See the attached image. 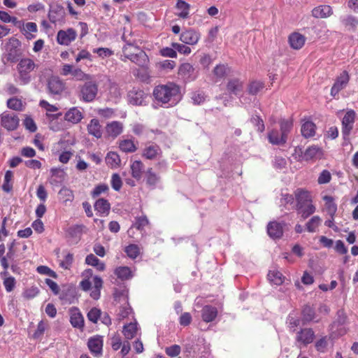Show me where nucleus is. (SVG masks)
Returning <instances> with one entry per match:
<instances>
[{
    "instance_id": "55",
    "label": "nucleus",
    "mask_w": 358,
    "mask_h": 358,
    "mask_svg": "<svg viewBox=\"0 0 358 358\" xmlns=\"http://www.w3.org/2000/svg\"><path fill=\"white\" fill-rule=\"evenodd\" d=\"M102 313L96 308H92L87 313V318L93 323H96L98 320L101 317Z\"/></svg>"
},
{
    "instance_id": "26",
    "label": "nucleus",
    "mask_w": 358,
    "mask_h": 358,
    "mask_svg": "<svg viewBox=\"0 0 358 358\" xmlns=\"http://www.w3.org/2000/svg\"><path fill=\"white\" fill-rule=\"evenodd\" d=\"M176 15L182 19L189 17L190 5L183 0H178L176 4Z\"/></svg>"
},
{
    "instance_id": "62",
    "label": "nucleus",
    "mask_w": 358,
    "mask_h": 358,
    "mask_svg": "<svg viewBox=\"0 0 358 358\" xmlns=\"http://www.w3.org/2000/svg\"><path fill=\"white\" fill-rule=\"evenodd\" d=\"M73 262V255L71 253H68L65 255L64 259L61 261L59 265L64 269H69Z\"/></svg>"
},
{
    "instance_id": "63",
    "label": "nucleus",
    "mask_w": 358,
    "mask_h": 358,
    "mask_svg": "<svg viewBox=\"0 0 358 358\" xmlns=\"http://www.w3.org/2000/svg\"><path fill=\"white\" fill-rule=\"evenodd\" d=\"M94 53H96L100 57L106 58L113 55V52L107 48H99L93 50Z\"/></svg>"
},
{
    "instance_id": "57",
    "label": "nucleus",
    "mask_w": 358,
    "mask_h": 358,
    "mask_svg": "<svg viewBox=\"0 0 358 358\" xmlns=\"http://www.w3.org/2000/svg\"><path fill=\"white\" fill-rule=\"evenodd\" d=\"M109 189L108 185L106 184H100L96 186L93 191L92 192V197H97L101 194L106 193Z\"/></svg>"
},
{
    "instance_id": "35",
    "label": "nucleus",
    "mask_w": 358,
    "mask_h": 358,
    "mask_svg": "<svg viewBox=\"0 0 358 358\" xmlns=\"http://www.w3.org/2000/svg\"><path fill=\"white\" fill-rule=\"evenodd\" d=\"M115 274L122 280H126L133 277V272L128 266H119L115 268Z\"/></svg>"
},
{
    "instance_id": "54",
    "label": "nucleus",
    "mask_w": 358,
    "mask_h": 358,
    "mask_svg": "<svg viewBox=\"0 0 358 358\" xmlns=\"http://www.w3.org/2000/svg\"><path fill=\"white\" fill-rule=\"evenodd\" d=\"M229 68L224 65V64H219L217 65L214 70L213 73L215 76H217L219 78H224L228 73Z\"/></svg>"
},
{
    "instance_id": "41",
    "label": "nucleus",
    "mask_w": 358,
    "mask_h": 358,
    "mask_svg": "<svg viewBox=\"0 0 358 358\" xmlns=\"http://www.w3.org/2000/svg\"><path fill=\"white\" fill-rule=\"evenodd\" d=\"M120 149L124 152H134L137 148L134 141L131 139H125L120 141L119 143Z\"/></svg>"
},
{
    "instance_id": "56",
    "label": "nucleus",
    "mask_w": 358,
    "mask_h": 358,
    "mask_svg": "<svg viewBox=\"0 0 358 358\" xmlns=\"http://www.w3.org/2000/svg\"><path fill=\"white\" fill-rule=\"evenodd\" d=\"M148 224V217L145 215H142L136 218V222L133 226L138 230H142Z\"/></svg>"
},
{
    "instance_id": "32",
    "label": "nucleus",
    "mask_w": 358,
    "mask_h": 358,
    "mask_svg": "<svg viewBox=\"0 0 358 358\" xmlns=\"http://www.w3.org/2000/svg\"><path fill=\"white\" fill-rule=\"evenodd\" d=\"M268 138L269 142L273 145H282L287 141L285 136H283L281 132L280 133L275 129H273L268 133Z\"/></svg>"
},
{
    "instance_id": "9",
    "label": "nucleus",
    "mask_w": 358,
    "mask_h": 358,
    "mask_svg": "<svg viewBox=\"0 0 358 358\" xmlns=\"http://www.w3.org/2000/svg\"><path fill=\"white\" fill-rule=\"evenodd\" d=\"M77 37V32L73 28H68L66 30H59L57 34V41L59 45H69L74 41Z\"/></svg>"
},
{
    "instance_id": "23",
    "label": "nucleus",
    "mask_w": 358,
    "mask_h": 358,
    "mask_svg": "<svg viewBox=\"0 0 358 358\" xmlns=\"http://www.w3.org/2000/svg\"><path fill=\"white\" fill-rule=\"evenodd\" d=\"M295 196L296 199V208H302L304 205L312 202V197L308 191L298 189L295 192Z\"/></svg>"
},
{
    "instance_id": "24",
    "label": "nucleus",
    "mask_w": 358,
    "mask_h": 358,
    "mask_svg": "<svg viewBox=\"0 0 358 358\" xmlns=\"http://www.w3.org/2000/svg\"><path fill=\"white\" fill-rule=\"evenodd\" d=\"M87 132L90 135L93 136L96 138H100L102 136V127L98 119L93 118L90 120L87 127Z\"/></svg>"
},
{
    "instance_id": "48",
    "label": "nucleus",
    "mask_w": 358,
    "mask_h": 358,
    "mask_svg": "<svg viewBox=\"0 0 358 358\" xmlns=\"http://www.w3.org/2000/svg\"><path fill=\"white\" fill-rule=\"evenodd\" d=\"M59 195L60 199L64 203L72 201L73 199V192L66 187H62L59 192Z\"/></svg>"
},
{
    "instance_id": "10",
    "label": "nucleus",
    "mask_w": 358,
    "mask_h": 358,
    "mask_svg": "<svg viewBox=\"0 0 358 358\" xmlns=\"http://www.w3.org/2000/svg\"><path fill=\"white\" fill-rule=\"evenodd\" d=\"M350 80V76L346 71H343L336 79L331 89V95L335 97L340 91L346 87Z\"/></svg>"
},
{
    "instance_id": "14",
    "label": "nucleus",
    "mask_w": 358,
    "mask_h": 358,
    "mask_svg": "<svg viewBox=\"0 0 358 358\" xmlns=\"http://www.w3.org/2000/svg\"><path fill=\"white\" fill-rule=\"evenodd\" d=\"M227 90L231 94L238 98H241V94L243 90V83L238 78H231L228 80L227 84Z\"/></svg>"
},
{
    "instance_id": "29",
    "label": "nucleus",
    "mask_w": 358,
    "mask_h": 358,
    "mask_svg": "<svg viewBox=\"0 0 358 358\" xmlns=\"http://www.w3.org/2000/svg\"><path fill=\"white\" fill-rule=\"evenodd\" d=\"M21 31L27 39L31 40L36 37L38 27L35 22H29L23 24Z\"/></svg>"
},
{
    "instance_id": "2",
    "label": "nucleus",
    "mask_w": 358,
    "mask_h": 358,
    "mask_svg": "<svg viewBox=\"0 0 358 358\" xmlns=\"http://www.w3.org/2000/svg\"><path fill=\"white\" fill-rule=\"evenodd\" d=\"M123 57L129 59L138 66L145 67L148 63V57L145 52L131 43H127L123 48Z\"/></svg>"
},
{
    "instance_id": "4",
    "label": "nucleus",
    "mask_w": 358,
    "mask_h": 358,
    "mask_svg": "<svg viewBox=\"0 0 358 358\" xmlns=\"http://www.w3.org/2000/svg\"><path fill=\"white\" fill-rule=\"evenodd\" d=\"M97 93V84L96 82L89 80L80 87L79 98L82 101L90 103L95 99Z\"/></svg>"
},
{
    "instance_id": "51",
    "label": "nucleus",
    "mask_w": 358,
    "mask_h": 358,
    "mask_svg": "<svg viewBox=\"0 0 358 358\" xmlns=\"http://www.w3.org/2000/svg\"><path fill=\"white\" fill-rule=\"evenodd\" d=\"M172 47L176 49V52L182 55H188L192 52L191 48L185 43H172Z\"/></svg>"
},
{
    "instance_id": "45",
    "label": "nucleus",
    "mask_w": 358,
    "mask_h": 358,
    "mask_svg": "<svg viewBox=\"0 0 358 358\" xmlns=\"http://www.w3.org/2000/svg\"><path fill=\"white\" fill-rule=\"evenodd\" d=\"M280 131L285 138L287 140V135L291 131L293 127V122L292 119L282 120L280 123Z\"/></svg>"
},
{
    "instance_id": "44",
    "label": "nucleus",
    "mask_w": 358,
    "mask_h": 358,
    "mask_svg": "<svg viewBox=\"0 0 358 358\" xmlns=\"http://www.w3.org/2000/svg\"><path fill=\"white\" fill-rule=\"evenodd\" d=\"M321 222L322 219L318 215L313 216L306 224L307 231L310 233L315 232Z\"/></svg>"
},
{
    "instance_id": "60",
    "label": "nucleus",
    "mask_w": 358,
    "mask_h": 358,
    "mask_svg": "<svg viewBox=\"0 0 358 358\" xmlns=\"http://www.w3.org/2000/svg\"><path fill=\"white\" fill-rule=\"evenodd\" d=\"M160 54L163 57H171V58H176L177 57V52L175 48L172 47H166L163 48L160 50Z\"/></svg>"
},
{
    "instance_id": "39",
    "label": "nucleus",
    "mask_w": 358,
    "mask_h": 358,
    "mask_svg": "<svg viewBox=\"0 0 358 358\" xmlns=\"http://www.w3.org/2000/svg\"><path fill=\"white\" fill-rule=\"evenodd\" d=\"M160 152L161 150L159 146L157 145H150L144 149L143 155L148 159H152L157 157Z\"/></svg>"
},
{
    "instance_id": "25",
    "label": "nucleus",
    "mask_w": 358,
    "mask_h": 358,
    "mask_svg": "<svg viewBox=\"0 0 358 358\" xmlns=\"http://www.w3.org/2000/svg\"><path fill=\"white\" fill-rule=\"evenodd\" d=\"M83 118V113L77 107L70 108L64 115V119L73 124L80 122Z\"/></svg>"
},
{
    "instance_id": "8",
    "label": "nucleus",
    "mask_w": 358,
    "mask_h": 358,
    "mask_svg": "<svg viewBox=\"0 0 358 358\" xmlns=\"http://www.w3.org/2000/svg\"><path fill=\"white\" fill-rule=\"evenodd\" d=\"M103 345V338L101 336L96 335L88 339L87 346L91 353L95 357L102 355Z\"/></svg>"
},
{
    "instance_id": "12",
    "label": "nucleus",
    "mask_w": 358,
    "mask_h": 358,
    "mask_svg": "<svg viewBox=\"0 0 358 358\" xmlns=\"http://www.w3.org/2000/svg\"><path fill=\"white\" fill-rule=\"evenodd\" d=\"M178 76L185 82H190L196 78L195 69L189 63H183L178 69Z\"/></svg>"
},
{
    "instance_id": "21",
    "label": "nucleus",
    "mask_w": 358,
    "mask_h": 358,
    "mask_svg": "<svg viewBox=\"0 0 358 358\" xmlns=\"http://www.w3.org/2000/svg\"><path fill=\"white\" fill-rule=\"evenodd\" d=\"M306 38L299 32L292 33L288 38L290 47L294 50L301 49L305 44Z\"/></svg>"
},
{
    "instance_id": "50",
    "label": "nucleus",
    "mask_w": 358,
    "mask_h": 358,
    "mask_svg": "<svg viewBox=\"0 0 358 358\" xmlns=\"http://www.w3.org/2000/svg\"><path fill=\"white\" fill-rule=\"evenodd\" d=\"M7 106L9 108L15 110L20 111L23 110L22 101L20 99L15 97L9 99L7 101Z\"/></svg>"
},
{
    "instance_id": "52",
    "label": "nucleus",
    "mask_w": 358,
    "mask_h": 358,
    "mask_svg": "<svg viewBox=\"0 0 358 358\" xmlns=\"http://www.w3.org/2000/svg\"><path fill=\"white\" fill-rule=\"evenodd\" d=\"M23 124L26 129H27L30 132H34L37 129L36 124L33 118L30 115H25V118L23 121Z\"/></svg>"
},
{
    "instance_id": "43",
    "label": "nucleus",
    "mask_w": 358,
    "mask_h": 358,
    "mask_svg": "<svg viewBox=\"0 0 358 358\" xmlns=\"http://www.w3.org/2000/svg\"><path fill=\"white\" fill-rule=\"evenodd\" d=\"M323 199L325 201V208L327 210L328 214L331 217H334V214L337 210V206L334 203L333 197L330 196H324L323 197Z\"/></svg>"
},
{
    "instance_id": "47",
    "label": "nucleus",
    "mask_w": 358,
    "mask_h": 358,
    "mask_svg": "<svg viewBox=\"0 0 358 358\" xmlns=\"http://www.w3.org/2000/svg\"><path fill=\"white\" fill-rule=\"evenodd\" d=\"M264 87V84L262 82L255 80L249 84L248 91L250 94L256 95Z\"/></svg>"
},
{
    "instance_id": "17",
    "label": "nucleus",
    "mask_w": 358,
    "mask_h": 358,
    "mask_svg": "<svg viewBox=\"0 0 358 358\" xmlns=\"http://www.w3.org/2000/svg\"><path fill=\"white\" fill-rule=\"evenodd\" d=\"M284 222H271L267 226V233L273 239H278L283 234Z\"/></svg>"
},
{
    "instance_id": "1",
    "label": "nucleus",
    "mask_w": 358,
    "mask_h": 358,
    "mask_svg": "<svg viewBox=\"0 0 358 358\" xmlns=\"http://www.w3.org/2000/svg\"><path fill=\"white\" fill-rule=\"evenodd\" d=\"M152 95L155 101L166 108L176 106L182 98L180 87L173 82L157 85Z\"/></svg>"
},
{
    "instance_id": "22",
    "label": "nucleus",
    "mask_w": 358,
    "mask_h": 358,
    "mask_svg": "<svg viewBox=\"0 0 358 358\" xmlns=\"http://www.w3.org/2000/svg\"><path fill=\"white\" fill-rule=\"evenodd\" d=\"M333 14V9L329 5H320L312 10V15L315 18H327Z\"/></svg>"
},
{
    "instance_id": "11",
    "label": "nucleus",
    "mask_w": 358,
    "mask_h": 358,
    "mask_svg": "<svg viewBox=\"0 0 358 358\" xmlns=\"http://www.w3.org/2000/svg\"><path fill=\"white\" fill-rule=\"evenodd\" d=\"M201 34L199 31L189 29L183 31L180 36V41L187 45H194L200 40Z\"/></svg>"
},
{
    "instance_id": "6",
    "label": "nucleus",
    "mask_w": 358,
    "mask_h": 358,
    "mask_svg": "<svg viewBox=\"0 0 358 358\" xmlns=\"http://www.w3.org/2000/svg\"><path fill=\"white\" fill-rule=\"evenodd\" d=\"M322 150L317 145L308 147L301 155L299 156V161H315L322 158Z\"/></svg>"
},
{
    "instance_id": "16",
    "label": "nucleus",
    "mask_w": 358,
    "mask_h": 358,
    "mask_svg": "<svg viewBox=\"0 0 358 358\" xmlns=\"http://www.w3.org/2000/svg\"><path fill=\"white\" fill-rule=\"evenodd\" d=\"M70 322L74 328L81 329L84 327V317L78 308L72 307L69 310Z\"/></svg>"
},
{
    "instance_id": "19",
    "label": "nucleus",
    "mask_w": 358,
    "mask_h": 358,
    "mask_svg": "<svg viewBox=\"0 0 358 358\" xmlns=\"http://www.w3.org/2000/svg\"><path fill=\"white\" fill-rule=\"evenodd\" d=\"M315 334L312 329L306 328L299 331L296 336V341L298 343L306 345L311 343L314 339Z\"/></svg>"
},
{
    "instance_id": "15",
    "label": "nucleus",
    "mask_w": 358,
    "mask_h": 358,
    "mask_svg": "<svg viewBox=\"0 0 358 358\" xmlns=\"http://www.w3.org/2000/svg\"><path fill=\"white\" fill-rule=\"evenodd\" d=\"M105 129L107 136L115 138L123 132L124 125L121 122L112 121L106 124Z\"/></svg>"
},
{
    "instance_id": "37",
    "label": "nucleus",
    "mask_w": 358,
    "mask_h": 358,
    "mask_svg": "<svg viewBox=\"0 0 358 358\" xmlns=\"http://www.w3.org/2000/svg\"><path fill=\"white\" fill-rule=\"evenodd\" d=\"M85 263L95 267L98 271H102L105 269V264L100 261L93 254L88 255L85 258Z\"/></svg>"
},
{
    "instance_id": "31",
    "label": "nucleus",
    "mask_w": 358,
    "mask_h": 358,
    "mask_svg": "<svg viewBox=\"0 0 358 358\" xmlns=\"http://www.w3.org/2000/svg\"><path fill=\"white\" fill-rule=\"evenodd\" d=\"M130 169L132 177L137 180H141L145 169L143 164L139 160H135L131 164Z\"/></svg>"
},
{
    "instance_id": "58",
    "label": "nucleus",
    "mask_w": 358,
    "mask_h": 358,
    "mask_svg": "<svg viewBox=\"0 0 358 358\" xmlns=\"http://www.w3.org/2000/svg\"><path fill=\"white\" fill-rule=\"evenodd\" d=\"M302 314L303 318L306 322H310L315 319L314 311L309 306H306L303 308Z\"/></svg>"
},
{
    "instance_id": "53",
    "label": "nucleus",
    "mask_w": 358,
    "mask_h": 358,
    "mask_svg": "<svg viewBox=\"0 0 358 358\" xmlns=\"http://www.w3.org/2000/svg\"><path fill=\"white\" fill-rule=\"evenodd\" d=\"M3 286L7 292H12L15 287L16 281L15 278L12 276L6 277L3 282Z\"/></svg>"
},
{
    "instance_id": "30",
    "label": "nucleus",
    "mask_w": 358,
    "mask_h": 358,
    "mask_svg": "<svg viewBox=\"0 0 358 358\" xmlns=\"http://www.w3.org/2000/svg\"><path fill=\"white\" fill-rule=\"evenodd\" d=\"M217 315V310L211 306H205L202 309L201 317L204 322L213 321Z\"/></svg>"
},
{
    "instance_id": "40",
    "label": "nucleus",
    "mask_w": 358,
    "mask_h": 358,
    "mask_svg": "<svg viewBox=\"0 0 358 358\" xmlns=\"http://www.w3.org/2000/svg\"><path fill=\"white\" fill-rule=\"evenodd\" d=\"M284 276L282 274L277 270L269 271L268 273V280L276 285H281L284 281Z\"/></svg>"
},
{
    "instance_id": "38",
    "label": "nucleus",
    "mask_w": 358,
    "mask_h": 358,
    "mask_svg": "<svg viewBox=\"0 0 358 358\" xmlns=\"http://www.w3.org/2000/svg\"><path fill=\"white\" fill-rule=\"evenodd\" d=\"M160 180L159 176L152 171V169H148L145 172V181L146 184L155 188Z\"/></svg>"
},
{
    "instance_id": "27",
    "label": "nucleus",
    "mask_w": 358,
    "mask_h": 358,
    "mask_svg": "<svg viewBox=\"0 0 358 358\" xmlns=\"http://www.w3.org/2000/svg\"><path fill=\"white\" fill-rule=\"evenodd\" d=\"M145 94L142 90H132L128 93L129 102L132 105L141 106L143 103Z\"/></svg>"
},
{
    "instance_id": "3",
    "label": "nucleus",
    "mask_w": 358,
    "mask_h": 358,
    "mask_svg": "<svg viewBox=\"0 0 358 358\" xmlns=\"http://www.w3.org/2000/svg\"><path fill=\"white\" fill-rule=\"evenodd\" d=\"M36 67L34 62L29 58L22 59L17 64L20 79L23 84H27L31 80L30 73Z\"/></svg>"
},
{
    "instance_id": "13",
    "label": "nucleus",
    "mask_w": 358,
    "mask_h": 358,
    "mask_svg": "<svg viewBox=\"0 0 358 358\" xmlns=\"http://www.w3.org/2000/svg\"><path fill=\"white\" fill-rule=\"evenodd\" d=\"M355 120V113L352 110H348L342 120V132L346 136H348L352 129Z\"/></svg>"
},
{
    "instance_id": "20",
    "label": "nucleus",
    "mask_w": 358,
    "mask_h": 358,
    "mask_svg": "<svg viewBox=\"0 0 358 358\" xmlns=\"http://www.w3.org/2000/svg\"><path fill=\"white\" fill-rule=\"evenodd\" d=\"M340 21L347 31H355L358 27V17L352 15L340 17Z\"/></svg>"
},
{
    "instance_id": "64",
    "label": "nucleus",
    "mask_w": 358,
    "mask_h": 358,
    "mask_svg": "<svg viewBox=\"0 0 358 358\" xmlns=\"http://www.w3.org/2000/svg\"><path fill=\"white\" fill-rule=\"evenodd\" d=\"M181 351V348L178 345H173L166 348L165 352L166 355L171 357H177Z\"/></svg>"
},
{
    "instance_id": "36",
    "label": "nucleus",
    "mask_w": 358,
    "mask_h": 358,
    "mask_svg": "<svg viewBox=\"0 0 358 358\" xmlns=\"http://www.w3.org/2000/svg\"><path fill=\"white\" fill-rule=\"evenodd\" d=\"M138 327L136 322L125 324L122 330L124 337L128 340L132 339L136 335Z\"/></svg>"
},
{
    "instance_id": "46",
    "label": "nucleus",
    "mask_w": 358,
    "mask_h": 358,
    "mask_svg": "<svg viewBox=\"0 0 358 358\" xmlns=\"http://www.w3.org/2000/svg\"><path fill=\"white\" fill-rule=\"evenodd\" d=\"M71 76L78 81L89 80L91 79V76L85 73L80 68L74 67Z\"/></svg>"
},
{
    "instance_id": "59",
    "label": "nucleus",
    "mask_w": 358,
    "mask_h": 358,
    "mask_svg": "<svg viewBox=\"0 0 358 358\" xmlns=\"http://www.w3.org/2000/svg\"><path fill=\"white\" fill-rule=\"evenodd\" d=\"M287 323L290 329L294 331L296 327L300 324V320L294 313H290L287 317Z\"/></svg>"
},
{
    "instance_id": "28",
    "label": "nucleus",
    "mask_w": 358,
    "mask_h": 358,
    "mask_svg": "<svg viewBox=\"0 0 358 358\" xmlns=\"http://www.w3.org/2000/svg\"><path fill=\"white\" fill-rule=\"evenodd\" d=\"M94 210L100 216H106L108 215L110 209L109 202L104 199H98L94 203Z\"/></svg>"
},
{
    "instance_id": "49",
    "label": "nucleus",
    "mask_w": 358,
    "mask_h": 358,
    "mask_svg": "<svg viewBox=\"0 0 358 358\" xmlns=\"http://www.w3.org/2000/svg\"><path fill=\"white\" fill-rule=\"evenodd\" d=\"M124 252L131 259H136L140 254V248L137 245L130 244L126 247Z\"/></svg>"
},
{
    "instance_id": "34",
    "label": "nucleus",
    "mask_w": 358,
    "mask_h": 358,
    "mask_svg": "<svg viewBox=\"0 0 358 358\" xmlns=\"http://www.w3.org/2000/svg\"><path fill=\"white\" fill-rule=\"evenodd\" d=\"M120 157L117 152L110 151L106 155V163L111 169L117 168L120 164Z\"/></svg>"
},
{
    "instance_id": "7",
    "label": "nucleus",
    "mask_w": 358,
    "mask_h": 358,
    "mask_svg": "<svg viewBox=\"0 0 358 358\" xmlns=\"http://www.w3.org/2000/svg\"><path fill=\"white\" fill-rule=\"evenodd\" d=\"M20 119L17 115L4 112L0 115V122L2 127L8 131L15 130L19 125Z\"/></svg>"
},
{
    "instance_id": "61",
    "label": "nucleus",
    "mask_w": 358,
    "mask_h": 358,
    "mask_svg": "<svg viewBox=\"0 0 358 358\" xmlns=\"http://www.w3.org/2000/svg\"><path fill=\"white\" fill-rule=\"evenodd\" d=\"M122 185L120 176L117 173H113L111 177V186L115 191H119Z\"/></svg>"
},
{
    "instance_id": "42",
    "label": "nucleus",
    "mask_w": 358,
    "mask_h": 358,
    "mask_svg": "<svg viewBox=\"0 0 358 358\" xmlns=\"http://www.w3.org/2000/svg\"><path fill=\"white\" fill-rule=\"evenodd\" d=\"M299 214H300L302 218L306 219L312 214H313L315 210V206L312 203V202L304 205L302 208H296Z\"/></svg>"
},
{
    "instance_id": "33",
    "label": "nucleus",
    "mask_w": 358,
    "mask_h": 358,
    "mask_svg": "<svg viewBox=\"0 0 358 358\" xmlns=\"http://www.w3.org/2000/svg\"><path fill=\"white\" fill-rule=\"evenodd\" d=\"M316 126L309 120L305 121L301 125V134L305 138H310L315 135Z\"/></svg>"
},
{
    "instance_id": "18",
    "label": "nucleus",
    "mask_w": 358,
    "mask_h": 358,
    "mask_svg": "<svg viewBox=\"0 0 358 358\" xmlns=\"http://www.w3.org/2000/svg\"><path fill=\"white\" fill-rule=\"evenodd\" d=\"M48 88L52 94H60L65 88V84L59 77L52 76L48 80Z\"/></svg>"
},
{
    "instance_id": "5",
    "label": "nucleus",
    "mask_w": 358,
    "mask_h": 358,
    "mask_svg": "<svg viewBox=\"0 0 358 358\" xmlns=\"http://www.w3.org/2000/svg\"><path fill=\"white\" fill-rule=\"evenodd\" d=\"M50 22L55 26L63 25L66 22V12L63 6L60 5H52L50 6L48 13Z\"/></svg>"
}]
</instances>
